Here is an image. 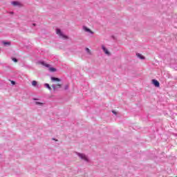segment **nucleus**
<instances>
[{"mask_svg": "<svg viewBox=\"0 0 177 177\" xmlns=\"http://www.w3.org/2000/svg\"><path fill=\"white\" fill-rule=\"evenodd\" d=\"M68 86H66L65 87V89H68Z\"/></svg>", "mask_w": 177, "mask_h": 177, "instance_id": "obj_22", "label": "nucleus"}, {"mask_svg": "<svg viewBox=\"0 0 177 177\" xmlns=\"http://www.w3.org/2000/svg\"><path fill=\"white\" fill-rule=\"evenodd\" d=\"M12 5H13V6H21L20 2H19V1H12Z\"/></svg>", "mask_w": 177, "mask_h": 177, "instance_id": "obj_7", "label": "nucleus"}, {"mask_svg": "<svg viewBox=\"0 0 177 177\" xmlns=\"http://www.w3.org/2000/svg\"><path fill=\"white\" fill-rule=\"evenodd\" d=\"M11 84H12V85H15V84H16V82H15V81H11Z\"/></svg>", "mask_w": 177, "mask_h": 177, "instance_id": "obj_18", "label": "nucleus"}, {"mask_svg": "<svg viewBox=\"0 0 177 177\" xmlns=\"http://www.w3.org/2000/svg\"><path fill=\"white\" fill-rule=\"evenodd\" d=\"M33 100H38V99H37V98H33Z\"/></svg>", "mask_w": 177, "mask_h": 177, "instance_id": "obj_20", "label": "nucleus"}, {"mask_svg": "<svg viewBox=\"0 0 177 177\" xmlns=\"http://www.w3.org/2000/svg\"><path fill=\"white\" fill-rule=\"evenodd\" d=\"M40 64H41V66H44V67H47L51 73H55L56 71V68L50 67V65L45 63L44 62H41Z\"/></svg>", "mask_w": 177, "mask_h": 177, "instance_id": "obj_2", "label": "nucleus"}, {"mask_svg": "<svg viewBox=\"0 0 177 177\" xmlns=\"http://www.w3.org/2000/svg\"><path fill=\"white\" fill-rule=\"evenodd\" d=\"M3 45L6 46V45H10V42H5L3 41Z\"/></svg>", "mask_w": 177, "mask_h": 177, "instance_id": "obj_16", "label": "nucleus"}, {"mask_svg": "<svg viewBox=\"0 0 177 177\" xmlns=\"http://www.w3.org/2000/svg\"><path fill=\"white\" fill-rule=\"evenodd\" d=\"M44 86H45V88H47L49 91H52V87H50V86H49V84L46 83L44 84Z\"/></svg>", "mask_w": 177, "mask_h": 177, "instance_id": "obj_9", "label": "nucleus"}, {"mask_svg": "<svg viewBox=\"0 0 177 177\" xmlns=\"http://www.w3.org/2000/svg\"><path fill=\"white\" fill-rule=\"evenodd\" d=\"M136 56H137L138 57H139V59H141L142 60H143V59H145L144 56L142 55V54H140V53H137V54H136Z\"/></svg>", "mask_w": 177, "mask_h": 177, "instance_id": "obj_10", "label": "nucleus"}, {"mask_svg": "<svg viewBox=\"0 0 177 177\" xmlns=\"http://www.w3.org/2000/svg\"><path fill=\"white\" fill-rule=\"evenodd\" d=\"M156 86L158 87L160 86V82L156 80Z\"/></svg>", "mask_w": 177, "mask_h": 177, "instance_id": "obj_15", "label": "nucleus"}, {"mask_svg": "<svg viewBox=\"0 0 177 177\" xmlns=\"http://www.w3.org/2000/svg\"><path fill=\"white\" fill-rule=\"evenodd\" d=\"M83 30L86 32H88V34L93 35V32L91 30V29L88 28L86 26H83Z\"/></svg>", "mask_w": 177, "mask_h": 177, "instance_id": "obj_4", "label": "nucleus"}, {"mask_svg": "<svg viewBox=\"0 0 177 177\" xmlns=\"http://www.w3.org/2000/svg\"><path fill=\"white\" fill-rule=\"evenodd\" d=\"M86 51L87 52V53H88V55H92V53H91V50L89 48H86Z\"/></svg>", "mask_w": 177, "mask_h": 177, "instance_id": "obj_13", "label": "nucleus"}, {"mask_svg": "<svg viewBox=\"0 0 177 177\" xmlns=\"http://www.w3.org/2000/svg\"><path fill=\"white\" fill-rule=\"evenodd\" d=\"M56 32L57 34V35H59V37H60V38H62V39H67L68 38V37H67L66 35H64L62 32V30L59 28H57L56 30Z\"/></svg>", "mask_w": 177, "mask_h": 177, "instance_id": "obj_3", "label": "nucleus"}, {"mask_svg": "<svg viewBox=\"0 0 177 177\" xmlns=\"http://www.w3.org/2000/svg\"><path fill=\"white\" fill-rule=\"evenodd\" d=\"M12 61L15 62V63H17V59L16 58H12Z\"/></svg>", "mask_w": 177, "mask_h": 177, "instance_id": "obj_17", "label": "nucleus"}, {"mask_svg": "<svg viewBox=\"0 0 177 177\" xmlns=\"http://www.w3.org/2000/svg\"><path fill=\"white\" fill-rule=\"evenodd\" d=\"M32 26H37V24H33Z\"/></svg>", "mask_w": 177, "mask_h": 177, "instance_id": "obj_21", "label": "nucleus"}, {"mask_svg": "<svg viewBox=\"0 0 177 177\" xmlns=\"http://www.w3.org/2000/svg\"><path fill=\"white\" fill-rule=\"evenodd\" d=\"M32 86H37V88H39V85H38V82L35 80L32 82Z\"/></svg>", "mask_w": 177, "mask_h": 177, "instance_id": "obj_8", "label": "nucleus"}, {"mask_svg": "<svg viewBox=\"0 0 177 177\" xmlns=\"http://www.w3.org/2000/svg\"><path fill=\"white\" fill-rule=\"evenodd\" d=\"M35 104H37V106H44V103L43 102H39L38 101L35 102Z\"/></svg>", "mask_w": 177, "mask_h": 177, "instance_id": "obj_11", "label": "nucleus"}, {"mask_svg": "<svg viewBox=\"0 0 177 177\" xmlns=\"http://www.w3.org/2000/svg\"><path fill=\"white\" fill-rule=\"evenodd\" d=\"M51 80H53V81H57V82H60V79H59V78H57V77H51Z\"/></svg>", "mask_w": 177, "mask_h": 177, "instance_id": "obj_12", "label": "nucleus"}, {"mask_svg": "<svg viewBox=\"0 0 177 177\" xmlns=\"http://www.w3.org/2000/svg\"><path fill=\"white\" fill-rule=\"evenodd\" d=\"M62 85L60 84H53L52 88L54 91H56L58 88H61Z\"/></svg>", "mask_w": 177, "mask_h": 177, "instance_id": "obj_6", "label": "nucleus"}, {"mask_svg": "<svg viewBox=\"0 0 177 177\" xmlns=\"http://www.w3.org/2000/svg\"><path fill=\"white\" fill-rule=\"evenodd\" d=\"M102 50H104L105 55L110 56V52L109 51V50H107V48H106V47H104V46H102Z\"/></svg>", "mask_w": 177, "mask_h": 177, "instance_id": "obj_5", "label": "nucleus"}, {"mask_svg": "<svg viewBox=\"0 0 177 177\" xmlns=\"http://www.w3.org/2000/svg\"><path fill=\"white\" fill-rule=\"evenodd\" d=\"M76 154L83 161H85L86 162H89V158H88V156L85 155V153H81L77 152Z\"/></svg>", "mask_w": 177, "mask_h": 177, "instance_id": "obj_1", "label": "nucleus"}, {"mask_svg": "<svg viewBox=\"0 0 177 177\" xmlns=\"http://www.w3.org/2000/svg\"><path fill=\"white\" fill-rule=\"evenodd\" d=\"M112 113L115 115H117V112H115V111H113Z\"/></svg>", "mask_w": 177, "mask_h": 177, "instance_id": "obj_19", "label": "nucleus"}, {"mask_svg": "<svg viewBox=\"0 0 177 177\" xmlns=\"http://www.w3.org/2000/svg\"><path fill=\"white\" fill-rule=\"evenodd\" d=\"M151 84H153V85H154V86H156V80L155 79L152 80Z\"/></svg>", "mask_w": 177, "mask_h": 177, "instance_id": "obj_14", "label": "nucleus"}]
</instances>
